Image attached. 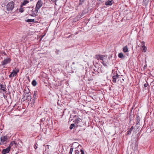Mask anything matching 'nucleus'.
I'll list each match as a JSON object with an SVG mask.
<instances>
[{"label":"nucleus","instance_id":"obj_43","mask_svg":"<svg viewBox=\"0 0 154 154\" xmlns=\"http://www.w3.org/2000/svg\"><path fill=\"white\" fill-rule=\"evenodd\" d=\"M31 1H33V0H30Z\"/></svg>","mask_w":154,"mask_h":154},{"label":"nucleus","instance_id":"obj_13","mask_svg":"<svg viewBox=\"0 0 154 154\" xmlns=\"http://www.w3.org/2000/svg\"><path fill=\"white\" fill-rule=\"evenodd\" d=\"M87 12H85V11L84 10L83 11L82 13H80L79 14V15L77 16L79 18H80L82 16H83L85 14H86Z\"/></svg>","mask_w":154,"mask_h":154},{"label":"nucleus","instance_id":"obj_26","mask_svg":"<svg viewBox=\"0 0 154 154\" xmlns=\"http://www.w3.org/2000/svg\"><path fill=\"white\" fill-rule=\"evenodd\" d=\"M37 94V91H35L34 92V94L33 95V97L35 98L36 97V96Z\"/></svg>","mask_w":154,"mask_h":154},{"label":"nucleus","instance_id":"obj_6","mask_svg":"<svg viewBox=\"0 0 154 154\" xmlns=\"http://www.w3.org/2000/svg\"><path fill=\"white\" fill-rule=\"evenodd\" d=\"M17 143H16L14 141H11L10 144L9 145V147L11 148V147L15 148L17 147Z\"/></svg>","mask_w":154,"mask_h":154},{"label":"nucleus","instance_id":"obj_42","mask_svg":"<svg viewBox=\"0 0 154 154\" xmlns=\"http://www.w3.org/2000/svg\"><path fill=\"white\" fill-rule=\"evenodd\" d=\"M72 152H69V154H72Z\"/></svg>","mask_w":154,"mask_h":154},{"label":"nucleus","instance_id":"obj_38","mask_svg":"<svg viewBox=\"0 0 154 154\" xmlns=\"http://www.w3.org/2000/svg\"><path fill=\"white\" fill-rule=\"evenodd\" d=\"M79 152L77 151L75 152V154H79Z\"/></svg>","mask_w":154,"mask_h":154},{"label":"nucleus","instance_id":"obj_8","mask_svg":"<svg viewBox=\"0 0 154 154\" xmlns=\"http://www.w3.org/2000/svg\"><path fill=\"white\" fill-rule=\"evenodd\" d=\"M10 148L8 146L7 148L5 149H4L3 150L2 153L3 154H6L9 152L10 151Z\"/></svg>","mask_w":154,"mask_h":154},{"label":"nucleus","instance_id":"obj_3","mask_svg":"<svg viewBox=\"0 0 154 154\" xmlns=\"http://www.w3.org/2000/svg\"><path fill=\"white\" fill-rule=\"evenodd\" d=\"M8 138L7 136H5L1 137L0 138V145H3L7 143Z\"/></svg>","mask_w":154,"mask_h":154},{"label":"nucleus","instance_id":"obj_22","mask_svg":"<svg viewBox=\"0 0 154 154\" xmlns=\"http://www.w3.org/2000/svg\"><path fill=\"white\" fill-rule=\"evenodd\" d=\"M142 48H143V51L145 52H146V46H144V45H143L142 46Z\"/></svg>","mask_w":154,"mask_h":154},{"label":"nucleus","instance_id":"obj_28","mask_svg":"<svg viewBox=\"0 0 154 154\" xmlns=\"http://www.w3.org/2000/svg\"><path fill=\"white\" fill-rule=\"evenodd\" d=\"M148 2L147 0H143V3L145 5H147Z\"/></svg>","mask_w":154,"mask_h":154},{"label":"nucleus","instance_id":"obj_2","mask_svg":"<svg viewBox=\"0 0 154 154\" xmlns=\"http://www.w3.org/2000/svg\"><path fill=\"white\" fill-rule=\"evenodd\" d=\"M116 72L117 71H115L113 70H112V73L114 75L112 77L113 79L112 81L114 83H116V82L117 80H118L120 76V75H118L117 72L116 73Z\"/></svg>","mask_w":154,"mask_h":154},{"label":"nucleus","instance_id":"obj_25","mask_svg":"<svg viewBox=\"0 0 154 154\" xmlns=\"http://www.w3.org/2000/svg\"><path fill=\"white\" fill-rule=\"evenodd\" d=\"M98 69H99V68H95L94 69V71H95V72H92L93 73H95V72H99L98 71ZM95 74H96V73H95Z\"/></svg>","mask_w":154,"mask_h":154},{"label":"nucleus","instance_id":"obj_37","mask_svg":"<svg viewBox=\"0 0 154 154\" xmlns=\"http://www.w3.org/2000/svg\"><path fill=\"white\" fill-rule=\"evenodd\" d=\"M141 45L143 46L144 45L145 43L144 42H142L141 43Z\"/></svg>","mask_w":154,"mask_h":154},{"label":"nucleus","instance_id":"obj_39","mask_svg":"<svg viewBox=\"0 0 154 154\" xmlns=\"http://www.w3.org/2000/svg\"><path fill=\"white\" fill-rule=\"evenodd\" d=\"M134 129V127L133 126H132L131 128L130 129V130H131V131Z\"/></svg>","mask_w":154,"mask_h":154},{"label":"nucleus","instance_id":"obj_30","mask_svg":"<svg viewBox=\"0 0 154 154\" xmlns=\"http://www.w3.org/2000/svg\"><path fill=\"white\" fill-rule=\"evenodd\" d=\"M100 55H97L95 56V58L97 59V60H99L100 59Z\"/></svg>","mask_w":154,"mask_h":154},{"label":"nucleus","instance_id":"obj_15","mask_svg":"<svg viewBox=\"0 0 154 154\" xmlns=\"http://www.w3.org/2000/svg\"><path fill=\"white\" fill-rule=\"evenodd\" d=\"M29 2V1L27 0H24L23 3L21 5V6H24Z\"/></svg>","mask_w":154,"mask_h":154},{"label":"nucleus","instance_id":"obj_17","mask_svg":"<svg viewBox=\"0 0 154 154\" xmlns=\"http://www.w3.org/2000/svg\"><path fill=\"white\" fill-rule=\"evenodd\" d=\"M123 51L124 52L126 53L128 51V48L127 45L124 47L123 48Z\"/></svg>","mask_w":154,"mask_h":154},{"label":"nucleus","instance_id":"obj_1","mask_svg":"<svg viewBox=\"0 0 154 154\" xmlns=\"http://www.w3.org/2000/svg\"><path fill=\"white\" fill-rule=\"evenodd\" d=\"M14 2L12 1L9 2L4 8L5 12L7 13L11 12L14 8Z\"/></svg>","mask_w":154,"mask_h":154},{"label":"nucleus","instance_id":"obj_41","mask_svg":"<svg viewBox=\"0 0 154 154\" xmlns=\"http://www.w3.org/2000/svg\"><path fill=\"white\" fill-rule=\"evenodd\" d=\"M3 54L4 55H5L6 54V53H5V52H3Z\"/></svg>","mask_w":154,"mask_h":154},{"label":"nucleus","instance_id":"obj_4","mask_svg":"<svg viewBox=\"0 0 154 154\" xmlns=\"http://www.w3.org/2000/svg\"><path fill=\"white\" fill-rule=\"evenodd\" d=\"M43 5V2L42 0H38L36 5L35 8V11L37 13L39 9L42 7Z\"/></svg>","mask_w":154,"mask_h":154},{"label":"nucleus","instance_id":"obj_16","mask_svg":"<svg viewBox=\"0 0 154 154\" xmlns=\"http://www.w3.org/2000/svg\"><path fill=\"white\" fill-rule=\"evenodd\" d=\"M0 89L2 90L3 91H6V88L5 87V86L3 85H0Z\"/></svg>","mask_w":154,"mask_h":154},{"label":"nucleus","instance_id":"obj_7","mask_svg":"<svg viewBox=\"0 0 154 154\" xmlns=\"http://www.w3.org/2000/svg\"><path fill=\"white\" fill-rule=\"evenodd\" d=\"M11 60V59L9 58H7L6 59H5L4 61L2 62L3 65H5L7 64L10 63Z\"/></svg>","mask_w":154,"mask_h":154},{"label":"nucleus","instance_id":"obj_27","mask_svg":"<svg viewBox=\"0 0 154 154\" xmlns=\"http://www.w3.org/2000/svg\"><path fill=\"white\" fill-rule=\"evenodd\" d=\"M75 124H71L69 127L70 129L71 130L73 128V127L75 126Z\"/></svg>","mask_w":154,"mask_h":154},{"label":"nucleus","instance_id":"obj_11","mask_svg":"<svg viewBox=\"0 0 154 154\" xmlns=\"http://www.w3.org/2000/svg\"><path fill=\"white\" fill-rule=\"evenodd\" d=\"M114 3V1L113 0H108L105 2V5H111Z\"/></svg>","mask_w":154,"mask_h":154},{"label":"nucleus","instance_id":"obj_35","mask_svg":"<svg viewBox=\"0 0 154 154\" xmlns=\"http://www.w3.org/2000/svg\"><path fill=\"white\" fill-rule=\"evenodd\" d=\"M148 84L147 83H145L144 85V86L145 87H146L147 86Z\"/></svg>","mask_w":154,"mask_h":154},{"label":"nucleus","instance_id":"obj_19","mask_svg":"<svg viewBox=\"0 0 154 154\" xmlns=\"http://www.w3.org/2000/svg\"><path fill=\"white\" fill-rule=\"evenodd\" d=\"M32 13L30 14V15H31L32 16V17H35L36 16V14L34 13V11L33 10V9H32L31 11Z\"/></svg>","mask_w":154,"mask_h":154},{"label":"nucleus","instance_id":"obj_21","mask_svg":"<svg viewBox=\"0 0 154 154\" xmlns=\"http://www.w3.org/2000/svg\"><path fill=\"white\" fill-rule=\"evenodd\" d=\"M26 21L27 22H35L34 19H28L26 20Z\"/></svg>","mask_w":154,"mask_h":154},{"label":"nucleus","instance_id":"obj_44","mask_svg":"<svg viewBox=\"0 0 154 154\" xmlns=\"http://www.w3.org/2000/svg\"><path fill=\"white\" fill-rule=\"evenodd\" d=\"M145 67V66H144L143 67V68Z\"/></svg>","mask_w":154,"mask_h":154},{"label":"nucleus","instance_id":"obj_24","mask_svg":"<svg viewBox=\"0 0 154 154\" xmlns=\"http://www.w3.org/2000/svg\"><path fill=\"white\" fill-rule=\"evenodd\" d=\"M22 6H21V5H20V7L19 10V11L21 13L23 12L24 11L23 8L22 7Z\"/></svg>","mask_w":154,"mask_h":154},{"label":"nucleus","instance_id":"obj_31","mask_svg":"<svg viewBox=\"0 0 154 154\" xmlns=\"http://www.w3.org/2000/svg\"><path fill=\"white\" fill-rule=\"evenodd\" d=\"M73 146H71V147L70 148L69 152H72L73 151Z\"/></svg>","mask_w":154,"mask_h":154},{"label":"nucleus","instance_id":"obj_10","mask_svg":"<svg viewBox=\"0 0 154 154\" xmlns=\"http://www.w3.org/2000/svg\"><path fill=\"white\" fill-rule=\"evenodd\" d=\"M81 120L79 118H77L75 120V124L77 126H78V125L79 122H81Z\"/></svg>","mask_w":154,"mask_h":154},{"label":"nucleus","instance_id":"obj_5","mask_svg":"<svg viewBox=\"0 0 154 154\" xmlns=\"http://www.w3.org/2000/svg\"><path fill=\"white\" fill-rule=\"evenodd\" d=\"M19 71V69L17 68L16 69V68L13 70L12 72L9 75V77H13L16 76L17 73Z\"/></svg>","mask_w":154,"mask_h":154},{"label":"nucleus","instance_id":"obj_18","mask_svg":"<svg viewBox=\"0 0 154 154\" xmlns=\"http://www.w3.org/2000/svg\"><path fill=\"white\" fill-rule=\"evenodd\" d=\"M118 57L122 59L124 58L123 54L122 53H119L118 54Z\"/></svg>","mask_w":154,"mask_h":154},{"label":"nucleus","instance_id":"obj_12","mask_svg":"<svg viewBox=\"0 0 154 154\" xmlns=\"http://www.w3.org/2000/svg\"><path fill=\"white\" fill-rule=\"evenodd\" d=\"M105 57L106 58H107V57H106V56L103 55H100V60L102 61L103 62V64L104 66H106V64H104L103 63V62H104V57Z\"/></svg>","mask_w":154,"mask_h":154},{"label":"nucleus","instance_id":"obj_9","mask_svg":"<svg viewBox=\"0 0 154 154\" xmlns=\"http://www.w3.org/2000/svg\"><path fill=\"white\" fill-rule=\"evenodd\" d=\"M24 95H30V92L29 89L27 88H26L24 89Z\"/></svg>","mask_w":154,"mask_h":154},{"label":"nucleus","instance_id":"obj_29","mask_svg":"<svg viewBox=\"0 0 154 154\" xmlns=\"http://www.w3.org/2000/svg\"><path fill=\"white\" fill-rule=\"evenodd\" d=\"M85 0H80L79 5H82Z\"/></svg>","mask_w":154,"mask_h":154},{"label":"nucleus","instance_id":"obj_20","mask_svg":"<svg viewBox=\"0 0 154 154\" xmlns=\"http://www.w3.org/2000/svg\"><path fill=\"white\" fill-rule=\"evenodd\" d=\"M31 96L30 95H27V97L26 98V99L28 101L31 100Z\"/></svg>","mask_w":154,"mask_h":154},{"label":"nucleus","instance_id":"obj_32","mask_svg":"<svg viewBox=\"0 0 154 154\" xmlns=\"http://www.w3.org/2000/svg\"><path fill=\"white\" fill-rule=\"evenodd\" d=\"M132 131L131 130H129L127 131V134H130L131 133Z\"/></svg>","mask_w":154,"mask_h":154},{"label":"nucleus","instance_id":"obj_23","mask_svg":"<svg viewBox=\"0 0 154 154\" xmlns=\"http://www.w3.org/2000/svg\"><path fill=\"white\" fill-rule=\"evenodd\" d=\"M32 84L33 86H35L37 85V82L35 80H33L32 82Z\"/></svg>","mask_w":154,"mask_h":154},{"label":"nucleus","instance_id":"obj_14","mask_svg":"<svg viewBox=\"0 0 154 154\" xmlns=\"http://www.w3.org/2000/svg\"><path fill=\"white\" fill-rule=\"evenodd\" d=\"M124 79L122 78V77H121L120 76L118 80V83H122L124 81Z\"/></svg>","mask_w":154,"mask_h":154},{"label":"nucleus","instance_id":"obj_40","mask_svg":"<svg viewBox=\"0 0 154 154\" xmlns=\"http://www.w3.org/2000/svg\"><path fill=\"white\" fill-rule=\"evenodd\" d=\"M34 148L35 149H36L37 148V146L35 145Z\"/></svg>","mask_w":154,"mask_h":154},{"label":"nucleus","instance_id":"obj_34","mask_svg":"<svg viewBox=\"0 0 154 154\" xmlns=\"http://www.w3.org/2000/svg\"><path fill=\"white\" fill-rule=\"evenodd\" d=\"M59 52V51L57 49H56V52L57 54H58V52Z\"/></svg>","mask_w":154,"mask_h":154},{"label":"nucleus","instance_id":"obj_33","mask_svg":"<svg viewBox=\"0 0 154 154\" xmlns=\"http://www.w3.org/2000/svg\"><path fill=\"white\" fill-rule=\"evenodd\" d=\"M51 1L53 2H54V3H55V5H56V0H51Z\"/></svg>","mask_w":154,"mask_h":154},{"label":"nucleus","instance_id":"obj_36","mask_svg":"<svg viewBox=\"0 0 154 154\" xmlns=\"http://www.w3.org/2000/svg\"><path fill=\"white\" fill-rule=\"evenodd\" d=\"M81 154H84V152L83 150H82V149H81Z\"/></svg>","mask_w":154,"mask_h":154}]
</instances>
